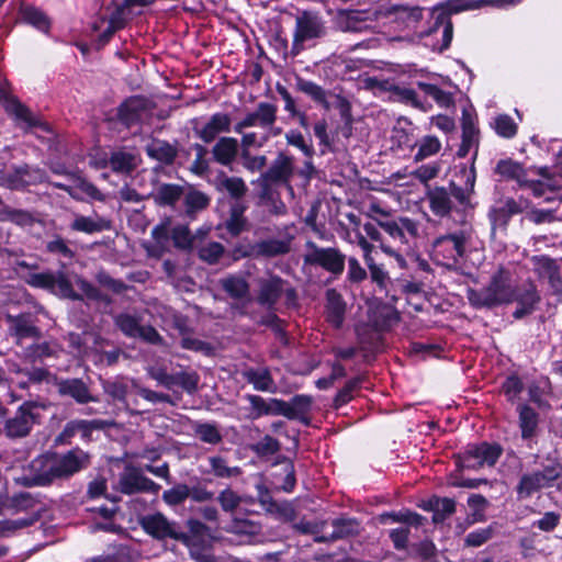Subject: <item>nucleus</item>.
I'll list each match as a JSON object with an SVG mask.
<instances>
[{"label":"nucleus","mask_w":562,"mask_h":562,"mask_svg":"<svg viewBox=\"0 0 562 562\" xmlns=\"http://www.w3.org/2000/svg\"><path fill=\"white\" fill-rule=\"evenodd\" d=\"M89 464L90 454L78 447L64 453L46 452L34 458L27 473L16 481L25 487L48 486L55 481L71 477Z\"/></svg>","instance_id":"nucleus-1"},{"label":"nucleus","mask_w":562,"mask_h":562,"mask_svg":"<svg viewBox=\"0 0 562 562\" xmlns=\"http://www.w3.org/2000/svg\"><path fill=\"white\" fill-rule=\"evenodd\" d=\"M463 184L458 186L454 181H450L447 188L436 187L428 191L427 199L431 212L440 217L448 216L452 210L460 206L465 210L471 206V196L474 193L476 171L474 161L471 162L470 168L461 166L459 171Z\"/></svg>","instance_id":"nucleus-2"},{"label":"nucleus","mask_w":562,"mask_h":562,"mask_svg":"<svg viewBox=\"0 0 562 562\" xmlns=\"http://www.w3.org/2000/svg\"><path fill=\"white\" fill-rule=\"evenodd\" d=\"M515 297L507 276L503 270L493 274L490 283L480 290H469L468 299L475 307H493L508 303Z\"/></svg>","instance_id":"nucleus-3"},{"label":"nucleus","mask_w":562,"mask_h":562,"mask_svg":"<svg viewBox=\"0 0 562 562\" xmlns=\"http://www.w3.org/2000/svg\"><path fill=\"white\" fill-rule=\"evenodd\" d=\"M326 34V22L318 12L308 10L300 12L295 16L291 48L292 55H299L305 48L306 42L321 40L325 37Z\"/></svg>","instance_id":"nucleus-4"},{"label":"nucleus","mask_w":562,"mask_h":562,"mask_svg":"<svg viewBox=\"0 0 562 562\" xmlns=\"http://www.w3.org/2000/svg\"><path fill=\"white\" fill-rule=\"evenodd\" d=\"M46 409L44 403L26 401L22 403L15 414L4 423V434L11 439L24 438L30 435L33 427L41 423L42 412Z\"/></svg>","instance_id":"nucleus-5"},{"label":"nucleus","mask_w":562,"mask_h":562,"mask_svg":"<svg viewBox=\"0 0 562 562\" xmlns=\"http://www.w3.org/2000/svg\"><path fill=\"white\" fill-rule=\"evenodd\" d=\"M303 262L305 266L319 267L337 278L345 270L346 255L336 247H319L314 241L307 240Z\"/></svg>","instance_id":"nucleus-6"},{"label":"nucleus","mask_w":562,"mask_h":562,"mask_svg":"<svg viewBox=\"0 0 562 562\" xmlns=\"http://www.w3.org/2000/svg\"><path fill=\"white\" fill-rule=\"evenodd\" d=\"M425 45L432 50L441 53L446 50L452 41L453 24L446 10L436 8L430 13L428 29L423 32Z\"/></svg>","instance_id":"nucleus-7"},{"label":"nucleus","mask_w":562,"mask_h":562,"mask_svg":"<svg viewBox=\"0 0 562 562\" xmlns=\"http://www.w3.org/2000/svg\"><path fill=\"white\" fill-rule=\"evenodd\" d=\"M33 288L44 289L63 299L82 301L83 296L74 290L71 281L64 271H44L30 273L25 279Z\"/></svg>","instance_id":"nucleus-8"},{"label":"nucleus","mask_w":562,"mask_h":562,"mask_svg":"<svg viewBox=\"0 0 562 562\" xmlns=\"http://www.w3.org/2000/svg\"><path fill=\"white\" fill-rule=\"evenodd\" d=\"M138 524L146 535L157 541H164L166 539L178 542L184 541L186 532L181 525L176 520L169 519L160 512L142 516L138 519Z\"/></svg>","instance_id":"nucleus-9"},{"label":"nucleus","mask_w":562,"mask_h":562,"mask_svg":"<svg viewBox=\"0 0 562 562\" xmlns=\"http://www.w3.org/2000/svg\"><path fill=\"white\" fill-rule=\"evenodd\" d=\"M114 326L127 338L140 339L142 341L164 346L165 339L157 329L147 324H142V317L130 313H119L113 317Z\"/></svg>","instance_id":"nucleus-10"},{"label":"nucleus","mask_w":562,"mask_h":562,"mask_svg":"<svg viewBox=\"0 0 562 562\" xmlns=\"http://www.w3.org/2000/svg\"><path fill=\"white\" fill-rule=\"evenodd\" d=\"M562 476V464L553 462L542 470L524 474L516 487L519 498H529L533 493L553 485Z\"/></svg>","instance_id":"nucleus-11"},{"label":"nucleus","mask_w":562,"mask_h":562,"mask_svg":"<svg viewBox=\"0 0 562 562\" xmlns=\"http://www.w3.org/2000/svg\"><path fill=\"white\" fill-rule=\"evenodd\" d=\"M532 271L541 282L548 286L549 293L554 295L558 302L562 301V272L555 258L548 255H536L531 259Z\"/></svg>","instance_id":"nucleus-12"},{"label":"nucleus","mask_w":562,"mask_h":562,"mask_svg":"<svg viewBox=\"0 0 562 562\" xmlns=\"http://www.w3.org/2000/svg\"><path fill=\"white\" fill-rule=\"evenodd\" d=\"M296 173L295 158L285 151H278L266 171L260 175L261 187L289 186Z\"/></svg>","instance_id":"nucleus-13"},{"label":"nucleus","mask_w":562,"mask_h":562,"mask_svg":"<svg viewBox=\"0 0 562 562\" xmlns=\"http://www.w3.org/2000/svg\"><path fill=\"white\" fill-rule=\"evenodd\" d=\"M382 228L401 248L412 249V241L418 236V224L408 217L391 220L375 218Z\"/></svg>","instance_id":"nucleus-14"},{"label":"nucleus","mask_w":562,"mask_h":562,"mask_svg":"<svg viewBox=\"0 0 562 562\" xmlns=\"http://www.w3.org/2000/svg\"><path fill=\"white\" fill-rule=\"evenodd\" d=\"M470 238L471 234L467 231L440 236L435 241L436 252L447 259L449 263L457 265L464 258Z\"/></svg>","instance_id":"nucleus-15"},{"label":"nucleus","mask_w":562,"mask_h":562,"mask_svg":"<svg viewBox=\"0 0 562 562\" xmlns=\"http://www.w3.org/2000/svg\"><path fill=\"white\" fill-rule=\"evenodd\" d=\"M117 490L126 495L137 493L157 494L160 485L145 476L140 469L126 467L119 476Z\"/></svg>","instance_id":"nucleus-16"},{"label":"nucleus","mask_w":562,"mask_h":562,"mask_svg":"<svg viewBox=\"0 0 562 562\" xmlns=\"http://www.w3.org/2000/svg\"><path fill=\"white\" fill-rule=\"evenodd\" d=\"M502 451V447L496 443L482 442L471 446L464 451L460 467L473 470L485 465L493 467L499 459Z\"/></svg>","instance_id":"nucleus-17"},{"label":"nucleus","mask_w":562,"mask_h":562,"mask_svg":"<svg viewBox=\"0 0 562 562\" xmlns=\"http://www.w3.org/2000/svg\"><path fill=\"white\" fill-rule=\"evenodd\" d=\"M278 108L269 102H259L252 112L245 115L243 120L237 122L234 131L241 134L248 127H259L262 130H272L277 122Z\"/></svg>","instance_id":"nucleus-18"},{"label":"nucleus","mask_w":562,"mask_h":562,"mask_svg":"<svg viewBox=\"0 0 562 562\" xmlns=\"http://www.w3.org/2000/svg\"><path fill=\"white\" fill-rule=\"evenodd\" d=\"M53 384L61 397H70L77 404H87L97 402V398L91 394L89 385L79 378H53Z\"/></svg>","instance_id":"nucleus-19"},{"label":"nucleus","mask_w":562,"mask_h":562,"mask_svg":"<svg viewBox=\"0 0 562 562\" xmlns=\"http://www.w3.org/2000/svg\"><path fill=\"white\" fill-rule=\"evenodd\" d=\"M257 283V303L268 311H273L283 294L285 281L279 276L270 274L268 278L258 279Z\"/></svg>","instance_id":"nucleus-20"},{"label":"nucleus","mask_w":562,"mask_h":562,"mask_svg":"<svg viewBox=\"0 0 562 562\" xmlns=\"http://www.w3.org/2000/svg\"><path fill=\"white\" fill-rule=\"evenodd\" d=\"M232 117L228 113L217 112L210 116L203 125L193 126V132L203 143L210 144L216 139L220 134L229 133Z\"/></svg>","instance_id":"nucleus-21"},{"label":"nucleus","mask_w":562,"mask_h":562,"mask_svg":"<svg viewBox=\"0 0 562 562\" xmlns=\"http://www.w3.org/2000/svg\"><path fill=\"white\" fill-rule=\"evenodd\" d=\"M330 525L334 529L333 532L315 537L314 541L316 543H333L360 533V524L356 518L338 517L333 519Z\"/></svg>","instance_id":"nucleus-22"},{"label":"nucleus","mask_w":562,"mask_h":562,"mask_svg":"<svg viewBox=\"0 0 562 562\" xmlns=\"http://www.w3.org/2000/svg\"><path fill=\"white\" fill-rule=\"evenodd\" d=\"M69 228L71 232L93 235L112 229V222L98 214L92 216L74 214Z\"/></svg>","instance_id":"nucleus-23"},{"label":"nucleus","mask_w":562,"mask_h":562,"mask_svg":"<svg viewBox=\"0 0 562 562\" xmlns=\"http://www.w3.org/2000/svg\"><path fill=\"white\" fill-rule=\"evenodd\" d=\"M210 153L215 162L225 167L231 166L238 157L239 142L235 137L222 136L216 139Z\"/></svg>","instance_id":"nucleus-24"},{"label":"nucleus","mask_w":562,"mask_h":562,"mask_svg":"<svg viewBox=\"0 0 562 562\" xmlns=\"http://www.w3.org/2000/svg\"><path fill=\"white\" fill-rule=\"evenodd\" d=\"M10 331L16 339L18 344H21L26 338H40L41 330L35 326L34 319L31 314H20L18 316H9Z\"/></svg>","instance_id":"nucleus-25"},{"label":"nucleus","mask_w":562,"mask_h":562,"mask_svg":"<svg viewBox=\"0 0 562 562\" xmlns=\"http://www.w3.org/2000/svg\"><path fill=\"white\" fill-rule=\"evenodd\" d=\"M521 0H448L440 9L446 10L449 16L465 10H474L485 5L507 7L516 4Z\"/></svg>","instance_id":"nucleus-26"},{"label":"nucleus","mask_w":562,"mask_h":562,"mask_svg":"<svg viewBox=\"0 0 562 562\" xmlns=\"http://www.w3.org/2000/svg\"><path fill=\"white\" fill-rule=\"evenodd\" d=\"M326 317L327 321L335 327H341L345 321L346 302L341 294L336 289H328L326 291Z\"/></svg>","instance_id":"nucleus-27"},{"label":"nucleus","mask_w":562,"mask_h":562,"mask_svg":"<svg viewBox=\"0 0 562 562\" xmlns=\"http://www.w3.org/2000/svg\"><path fill=\"white\" fill-rule=\"evenodd\" d=\"M517 413L521 438L524 440L533 438L538 432L540 422L539 414L527 404H519L517 406Z\"/></svg>","instance_id":"nucleus-28"},{"label":"nucleus","mask_w":562,"mask_h":562,"mask_svg":"<svg viewBox=\"0 0 562 562\" xmlns=\"http://www.w3.org/2000/svg\"><path fill=\"white\" fill-rule=\"evenodd\" d=\"M251 409L254 412V418H258L263 415L283 416L284 401L280 398L266 400L259 395H247Z\"/></svg>","instance_id":"nucleus-29"},{"label":"nucleus","mask_w":562,"mask_h":562,"mask_svg":"<svg viewBox=\"0 0 562 562\" xmlns=\"http://www.w3.org/2000/svg\"><path fill=\"white\" fill-rule=\"evenodd\" d=\"M220 285L223 291L233 300L250 301V285L248 281L238 274H229L220 280Z\"/></svg>","instance_id":"nucleus-30"},{"label":"nucleus","mask_w":562,"mask_h":562,"mask_svg":"<svg viewBox=\"0 0 562 562\" xmlns=\"http://www.w3.org/2000/svg\"><path fill=\"white\" fill-rule=\"evenodd\" d=\"M182 201L184 206V215L190 220H194L198 213L207 209L211 199L206 193L189 187L184 191Z\"/></svg>","instance_id":"nucleus-31"},{"label":"nucleus","mask_w":562,"mask_h":562,"mask_svg":"<svg viewBox=\"0 0 562 562\" xmlns=\"http://www.w3.org/2000/svg\"><path fill=\"white\" fill-rule=\"evenodd\" d=\"M209 470L204 473L213 475L218 480L236 479L243 474L241 468L229 465L228 460L220 454L207 458Z\"/></svg>","instance_id":"nucleus-32"},{"label":"nucleus","mask_w":562,"mask_h":562,"mask_svg":"<svg viewBox=\"0 0 562 562\" xmlns=\"http://www.w3.org/2000/svg\"><path fill=\"white\" fill-rule=\"evenodd\" d=\"M189 552V557L195 562H217L212 544L203 539H192L186 533L184 541H180Z\"/></svg>","instance_id":"nucleus-33"},{"label":"nucleus","mask_w":562,"mask_h":562,"mask_svg":"<svg viewBox=\"0 0 562 562\" xmlns=\"http://www.w3.org/2000/svg\"><path fill=\"white\" fill-rule=\"evenodd\" d=\"M494 172L505 180L516 181L519 187H522L524 183H528L527 170L521 164L509 158L501 159L496 164Z\"/></svg>","instance_id":"nucleus-34"},{"label":"nucleus","mask_w":562,"mask_h":562,"mask_svg":"<svg viewBox=\"0 0 562 562\" xmlns=\"http://www.w3.org/2000/svg\"><path fill=\"white\" fill-rule=\"evenodd\" d=\"M184 187L175 183H162L150 194L158 206H175L183 198Z\"/></svg>","instance_id":"nucleus-35"},{"label":"nucleus","mask_w":562,"mask_h":562,"mask_svg":"<svg viewBox=\"0 0 562 562\" xmlns=\"http://www.w3.org/2000/svg\"><path fill=\"white\" fill-rule=\"evenodd\" d=\"M291 250V238H269L256 243L252 246V251L257 256L262 257H277L285 255Z\"/></svg>","instance_id":"nucleus-36"},{"label":"nucleus","mask_w":562,"mask_h":562,"mask_svg":"<svg viewBox=\"0 0 562 562\" xmlns=\"http://www.w3.org/2000/svg\"><path fill=\"white\" fill-rule=\"evenodd\" d=\"M244 379L254 385L255 390L260 392L274 393L277 385L268 368L247 369L243 372Z\"/></svg>","instance_id":"nucleus-37"},{"label":"nucleus","mask_w":562,"mask_h":562,"mask_svg":"<svg viewBox=\"0 0 562 562\" xmlns=\"http://www.w3.org/2000/svg\"><path fill=\"white\" fill-rule=\"evenodd\" d=\"M147 110V101L142 97H133L123 102L119 108V117L126 125L137 122Z\"/></svg>","instance_id":"nucleus-38"},{"label":"nucleus","mask_w":562,"mask_h":562,"mask_svg":"<svg viewBox=\"0 0 562 562\" xmlns=\"http://www.w3.org/2000/svg\"><path fill=\"white\" fill-rule=\"evenodd\" d=\"M312 406V397L308 395H295L291 401H284L283 416L289 419H297L307 423L306 415Z\"/></svg>","instance_id":"nucleus-39"},{"label":"nucleus","mask_w":562,"mask_h":562,"mask_svg":"<svg viewBox=\"0 0 562 562\" xmlns=\"http://www.w3.org/2000/svg\"><path fill=\"white\" fill-rule=\"evenodd\" d=\"M53 172L57 175H64L69 182L74 183L75 188L87 194L89 198L97 201H104V195L101 193V191L93 183L80 175L67 171L61 166L53 168Z\"/></svg>","instance_id":"nucleus-40"},{"label":"nucleus","mask_w":562,"mask_h":562,"mask_svg":"<svg viewBox=\"0 0 562 562\" xmlns=\"http://www.w3.org/2000/svg\"><path fill=\"white\" fill-rule=\"evenodd\" d=\"M223 530L238 537H256L260 535L262 526L258 521L247 518L233 517L224 527Z\"/></svg>","instance_id":"nucleus-41"},{"label":"nucleus","mask_w":562,"mask_h":562,"mask_svg":"<svg viewBox=\"0 0 562 562\" xmlns=\"http://www.w3.org/2000/svg\"><path fill=\"white\" fill-rule=\"evenodd\" d=\"M147 155L165 165H171L177 157V148L166 140H154L146 147Z\"/></svg>","instance_id":"nucleus-42"},{"label":"nucleus","mask_w":562,"mask_h":562,"mask_svg":"<svg viewBox=\"0 0 562 562\" xmlns=\"http://www.w3.org/2000/svg\"><path fill=\"white\" fill-rule=\"evenodd\" d=\"M245 210V205L239 202H236L231 206L229 216L225 222V228L231 235L237 236L247 228L248 222L244 216Z\"/></svg>","instance_id":"nucleus-43"},{"label":"nucleus","mask_w":562,"mask_h":562,"mask_svg":"<svg viewBox=\"0 0 562 562\" xmlns=\"http://www.w3.org/2000/svg\"><path fill=\"white\" fill-rule=\"evenodd\" d=\"M192 429L194 436L204 443L216 446L223 440L222 432L214 423L195 422L192 425Z\"/></svg>","instance_id":"nucleus-44"},{"label":"nucleus","mask_w":562,"mask_h":562,"mask_svg":"<svg viewBox=\"0 0 562 562\" xmlns=\"http://www.w3.org/2000/svg\"><path fill=\"white\" fill-rule=\"evenodd\" d=\"M296 88L299 91L308 95L313 101L323 105L326 110L330 108V104L327 100L329 93L319 85L303 78H297Z\"/></svg>","instance_id":"nucleus-45"},{"label":"nucleus","mask_w":562,"mask_h":562,"mask_svg":"<svg viewBox=\"0 0 562 562\" xmlns=\"http://www.w3.org/2000/svg\"><path fill=\"white\" fill-rule=\"evenodd\" d=\"M173 246L181 251H191L194 247V237L188 225L177 224L170 231Z\"/></svg>","instance_id":"nucleus-46"},{"label":"nucleus","mask_w":562,"mask_h":562,"mask_svg":"<svg viewBox=\"0 0 562 562\" xmlns=\"http://www.w3.org/2000/svg\"><path fill=\"white\" fill-rule=\"evenodd\" d=\"M461 127H462V142L471 144L475 147V151L472 158V162H475L477 156V146H479V134L480 131L475 125L474 117L468 111H463L461 119Z\"/></svg>","instance_id":"nucleus-47"},{"label":"nucleus","mask_w":562,"mask_h":562,"mask_svg":"<svg viewBox=\"0 0 562 562\" xmlns=\"http://www.w3.org/2000/svg\"><path fill=\"white\" fill-rule=\"evenodd\" d=\"M418 88L426 94L431 97L440 108H450L453 105V95L451 92L445 91L436 85L422 82L417 83Z\"/></svg>","instance_id":"nucleus-48"},{"label":"nucleus","mask_w":562,"mask_h":562,"mask_svg":"<svg viewBox=\"0 0 562 562\" xmlns=\"http://www.w3.org/2000/svg\"><path fill=\"white\" fill-rule=\"evenodd\" d=\"M109 166L114 172L130 173L137 167V161H135L134 155L117 151L112 154Z\"/></svg>","instance_id":"nucleus-49"},{"label":"nucleus","mask_w":562,"mask_h":562,"mask_svg":"<svg viewBox=\"0 0 562 562\" xmlns=\"http://www.w3.org/2000/svg\"><path fill=\"white\" fill-rule=\"evenodd\" d=\"M36 503L37 501L32 494L22 492L8 497L4 503V508L13 513L25 512L33 508Z\"/></svg>","instance_id":"nucleus-50"},{"label":"nucleus","mask_w":562,"mask_h":562,"mask_svg":"<svg viewBox=\"0 0 562 562\" xmlns=\"http://www.w3.org/2000/svg\"><path fill=\"white\" fill-rule=\"evenodd\" d=\"M38 520V515H32L20 519L0 520V538L9 537L20 529L27 528Z\"/></svg>","instance_id":"nucleus-51"},{"label":"nucleus","mask_w":562,"mask_h":562,"mask_svg":"<svg viewBox=\"0 0 562 562\" xmlns=\"http://www.w3.org/2000/svg\"><path fill=\"white\" fill-rule=\"evenodd\" d=\"M392 99L393 101L411 104L416 109L427 111V108L418 100V95L414 89L395 85Z\"/></svg>","instance_id":"nucleus-52"},{"label":"nucleus","mask_w":562,"mask_h":562,"mask_svg":"<svg viewBox=\"0 0 562 562\" xmlns=\"http://www.w3.org/2000/svg\"><path fill=\"white\" fill-rule=\"evenodd\" d=\"M191 149L194 151L195 158L190 166V171H192L194 175L202 176L209 170L210 167L207 159V154L210 151L204 145L200 143L192 144Z\"/></svg>","instance_id":"nucleus-53"},{"label":"nucleus","mask_w":562,"mask_h":562,"mask_svg":"<svg viewBox=\"0 0 562 562\" xmlns=\"http://www.w3.org/2000/svg\"><path fill=\"white\" fill-rule=\"evenodd\" d=\"M220 187L235 200L241 199L248 191L245 181L239 177L225 176L220 180Z\"/></svg>","instance_id":"nucleus-54"},{"label":"nucleus","mask_w":562,"mask_h":562,"mask_svg":"<svg viewBox=\"0 0 562 562\" xmlns=\"http://www.w3.org/2000/svg\"><path fill=\"white\" fill-rule=\"evenodd\" d=\"M7 111L13 114L16 120L24 122L27 126H36L38 121L32 114L29 108L19 102L15 99H11L7 102Z\"/></svg>","instance_id":"nucleus-55"},{"label":"nucleus","mask_w":562,"mask_h":562,"mask_svg":"<svg viewBox=\"0 0 562 562\" xmlns=\"http://www.w3.org/2000/svg\"><path fill=\"white\" fill-rule=\"evenodd\" d=\"M217 502L225 513H234L244 502V497L231 487H226L217 495Z\"/></svg>","instance_id":"nucleus-56"},{"label":"nucleus","mask_w":562,"mask_h":562,"mask_svg":"<svg viewBox=\"0 0 562 562\" xmlns=\"http://www.w3.org/2000/svg\"><path fill=\"white\" fill-rule=\"evenodd\" d=\"M434 524H441L456 512V503L451 498H439L435 501Z\"/></svg>","instance_id":"nucleus-57"},{"label":"nucleus","mask_w":562,"mask_h":562,"mask_svg":"<svg viewBox=\"0 0 562 562\" xmlns=\"http://www.w3.org/2000/svg\"><path fill=\"white\" fill-rule=\"evenodd\" d=\"M224 246L217 241H211L199 248V258L209 263L215 265L224 255Z\"/></svg>","instance_id":"nucleus-58"},{"label":"nucleus","mask_w":562,"mask_h":562,"mask_svg":"<svg viewBox=\"0 0 562 562\" xmlns=\"http://www.w3.org/2000/svg\"><path fill=\"white\" fill-rule=\"evenodd\" d=\"M2 214V220H8L20 226H32L35 222L34 215L31 212L24 210H16L4 206Z\"/></svg>","instance_id":"nucleus-59"},{"label":"nucleus","mask_w":562,"mask_h":562,"mask_svg":"<svg viewBox=\"0 0 562 562\" xmlns=\"http://www.w3.org/2000/svg\"><path fill=\"white\" fill-rule=\"evenodd\" d=\"M22 15L25 22L32 24L36 29L47 32L49 29V21L47 16L34 7H24Z\"/></svg>","instance_id":"nucleus-60"},{"label":"nucleus","mask_w":562,"mask_h":562,"mask_svg":"<svg viewBox=\"0 0 562 562\" xmlns=\"http://www.w3.org/2000/svg\"><path fill=\"white\" fill-rule=\"evenodd\" d=\"M493 127L497 135L504 138H513L518 130L517 124L507 114H501L495 117Z\"/></svg>","instance_id":"nucleus-61"},{"label":"nucleus","mask_w":562,"mask_h":562,"mask_svg":"<svg viewBox=\"0 0 562 562\" xmlns=\"http://www.w3.org/2000/svg\"><path fill=\"white\" fill-rule=\"evenodd\" d=\"M400 321L398 313L391 306L384 305L375 312L374 325L380 329H385Z\"/></svg>","instance_id":"nucleus-62"},{"label":"nucleus","mask_w":562,"mask_h":562,"mask_svg":"<svg viewBox=\"0 0 562 562\" xmlns=\"http://www.w3.org/2000/svg\"><path fill=\"white\" fill-rule=\"evenodd\" d=\"M189 496V486L187 484H177L162 493L164 502L170 506L182 504Z\"/></svg>","instance_id":"nucleus-63"},{"label":"nucleus","mask_w":562,"mask_h":562,"mask_svg":"<svg viewBox=\"0 0 562 562\" xmlns=\"http://www.w3.org/2000/svg\"><path fill=\"white\" fill-rule=\"evenodd\" d=\"M251 450L259 457L272 456L280 450V442L276 438L266 435L259 441L251 445Z\"/></svg>","instance_id":"nucleus-64"}]
</instances>
